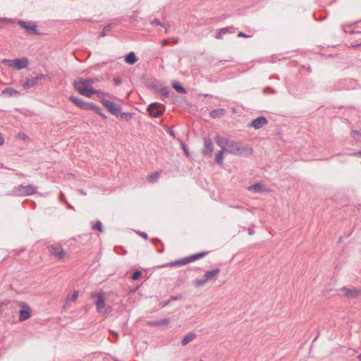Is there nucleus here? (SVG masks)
<instances>
[{
  "label": "nucleus",
  "mask_w": 361,
  "mask_h": 361,
  "mask_svg": "<svg viewBox=\"0 0 361 361\" xmlns=\"http://www.w3.org/2000/svg\"><path fill=\"white\" fill-rule=\"evenodd\" d=\"M94 80L92 78H78L73 82L75 89L82 96L91 97L93 94L108 95V93L93 88L92 84Z\"/></svg>",
  "instance_id": "f257e3e1"
},
{
  "label": "nucleus",
  "mask_w": 361,
  "mask_h": 361,
  "mask_svg": "<svg viewBox=\"0 0 361 361\" xmlns=\"http://www.w3.org/2000/svg\"><path fill=\"white\" fill-rule=\"evenodd\" d=\"M216 142L219 146L224 145L227 152L234 155H247L253 152L252 149L248 146L243 145L240 142L228 141L224 137H216Z\"/></svg>",
  "instance_id": "f03ea898"
},
{
  "label": "nucleus",
  "mask_w": 361,
  "mask_h": 361,
  "mask_svg": "<svg viewBox=\"0 0 361 361\" xmlns=\"http://www.w3.org/2000/svg\"><path fill=\"white\" fill-rule=\"evenodd\" d=\"M47 250L49 254L59 262H66L71 259L70 254L59 244L49 245Z\"/></svg>",
  "instance_id": "7ed1b4c3"
},
{
  "label": "nucleus",
  "mask_w": 361,
  "mask_h": 361,
  "mask_svg": "<svg viewBox=\"0 0 361 361\" xmlns=\"http://www.w3.org/2000/svg\"><path fill=\"white\" fill-rule=\"evenodd\" d=\"M104 95H99L98 98L102 104L113 115L117 116L121 111V105L104 98Z\"/></svg>",
  "instance_id": "20e7f679"
},
{
  "label": "nucleus",
  "mask_w": 361,
  "mask_h": 361,
  "mask_svg": "<svg viewBox=\"0 0 361 361\" xmlns=\"http://www.w3.org/2000/svg\"><path fill=\"white\" fill-rule=\"evenodd\" d=\"M20 307L19 317L20 322H23L29 319L31 317L32 309L30 306L25 302H20L18 304Z\"/></svg>",
  "instance_id": "39448f33"
},
{
  "label": "nucleus",
  "mask_w": 361,
  "mask_h": 361,
  "mask_svg": "<svg viewBox=\"0 0 361 361\" xmlns=\"http://www.w3.org/2000/svg\"><path fill=\"white\" fill-rule=\"evenodd\" d=\"M96 307L99 313L107 314L111 311V307H106L104 295L103 293H98L97 295Z\"/></svg>",
  "instance_id": "423d86ee"
},
{
  "label": "nucleus",
  "mask_w": 361,
  "mask_h": 361,
  "mask_svg": "<svg viewBox=\"0 0 361 361\" xmlns=\"http://www.w3.org/2000/svg\"><path fill=\"white\" fill-rule=\"evenodd\" d=\"M3 62L6 63L9 67L20 70L27 67L28 61L26 59L8 60L4 59Z\"/></svg>",
  "instance_id": "0eeeda50"
},
{
  "label": "nucleus",
  "mask_w": 361,
  "mask_h": 361,
  "mask_svg": "<svg viewBox=\"0 0 361 361\" xmlns=\"http://www.w3.org/2000/svg\"><path fill=\"white\" fill-rule=\"evenodd\" d=\"M147 110L152 116L159 117L164 113L165 107L161 104L154 102L149 106Z\"/></svg>",
  "instance_id": "6e6552de"
},
{
  "label": "nucleus",
  "mask_w": 361,
  "mask_h": 361,
  "mask_svg": "<svg viewBox=\"0 0 361 361\" xmlns=\"http://www.w3.org/2000/svg\"><path fill=\"white\" fill-rule=\"evenodd\" d=\"M341 291L348 299H355L361 295V290L356 288L343 287Z\"/></svg>",
  "instance_id": "1a4fd4ad"
},
{
  "label": "nucleus",
  "mask_w": 361,
  "mask_h": 361,
  "mask_svg": "<svg viewBox=\"0 0 361 361\" xmlns=\"http://www.w3.org/2000/svg\"><path fill=\"white\" fill-rule=\"evenodd\" d=\"M18 25L29 35L39 34L37 31V25L34 23L20 20Z\"/></svg>",
  "instance_id": "9d476101"
},
{
  "label": "nucleus",
  "mask_w": 361,
  "mask_h": 361,
  "mask_svg": "<svg viewBox=\"0 0 361 361\" xmlns=\"http://www.w3.org/2000/svg\"><path fill=\"white\" fill-rule=\"evenodd\" d=\"M207 254V252H200V253H197V254H195V255H193L189 257L188 259H182L180 261H177V262H171L170 264V265L173 267V266H176V265L185 264L188 263L189 262H192V261H195L197 259H199L204 257Z\"/></svg>",
  "instance_id": "9b49d317"
},
{
  "label": "nucleus",
  "mask_w": 361,
  "mask_h": 361,
  "mask_svg": "<svg viewBox=\"0 0 361 361\" xmlns=\"http://www.w3.org/2000/svg\"><path fill=\"white\" fill-rule=\"evenodd\" d=\"M267 124V120L264 117H258L252 121L250 126L255 129H259Z\"/></svg>",
  "instance_id": "f8f14e48"
},
{
  "label": "nucleus",
  "mask_w": 361,
  "mask_h": 361,
  "mask_svg": "<svg viewBox=\"0 0 361 361\" xmlns=\"http://www.w3.org/2000/svg\"><path fill=\"white\" fill-rule=\"evenodd\" d=\"M36 189L32 185L21 186L19 188V192L25 195H30L35 193Z\"/></svg>",
  "instance_id": "ddd939ff"
},
{
  "label": "nucleus",
  "mask_w": 361,
  "mask_h": 361,
  "mask_svg": "<svg viewBox=\"0 0 361 361\" xmlns=\"http://www.w3.org/2000/svg\"><path fill=\"white\" fill-rule=\"evenodd\" d=\"M160 174H161L160 171H154V172L148 174V176L146 178L147 180L151 183H156L159 180Z\"/></svg>",
  "instance_id": "4468645a"
},
{
  "label": "nucleus",
  "mask_w": 361,
  "mask_h": 361,
  "mask_svg": "<svg viewBox=\"0 0 361 361\" xmlns=\"http://www.w3.org/2000/svg\"><path fill=\"white\" fill-rule=\"evenodd\" d=\"M69 100L71 102H72L74 104H75L78 108H80V109H82V107L84 106L85 102H86V101L83 100L82 99L78 97H75V96L70 97Z\"/></svg>",
  "instance_id": "2eb2a0df"
},
{
  "label": "nucleus",
  "mask_w": 361,
  "mask_h": 361,
  "mask_svg": "<svg viewBox=\"0 0 361 361\" xmlns=\"http://www.w3.org/2000/svg\"><path fill=\"white\" fill-rule=\"evenodd\" d=\"M220 272L219 269H215L211 271H206L204 276H205V279H207L208 281L211 280L212 279L216 277L219 273Z\"/></svg>",
  "instance_id": "dca6fc26"
},
{
  "label": "nucleus",
  "mask_w": 361,
  "mask_h": 361,
  "mask_svg": "<svg viewBox=\"0 0 361 361\" xmlns=\"http://www.w3.org/2000/svg\"><path fill=\"white\" fill-rule=\"evenodd\" d=\"M125 61L128 64H134L137 61V58L133 52H130L125 57Z\"/></svg>",
  "instance_id": "f3484780"
},
{
  "label": "nucleus",
  "mask_w": 361,
  "mask_h": 361,
  "mask_svg": "<svg viewBox=\"0 0 361 361\" xmlns=\"http://www.w3.org/2000/svg\"><path fill=\"white\" fill-rule=\"evenodd\" d=\"M196 337V334L195 333H190L187 334L183 339L182 340V345H185L190 342L192 341Z\"/></svg>",
  "instance_id": "a211bd4d"
},
{
  "label": "nucleus",
  "mask_w": 361,
  "mask_h": 361,
  "mask_svg": "<svg viewBox=\"0 0 361 361\" xmlns=\"http://www.w3.org/2000/svg\"><path fill=\"white\" fill-rule=\"evenodd\" d=\"M221 149L220 151H219L216 154V160L217 161V163H219V164H222L223 161H224V153L226 151V149H224V145H221Z\"/></svg>",
  "instance_id": "6ab92c4d"
},
{
  "label": "nucleus",
  "mask_w": 361,
  "mask_h": 361,
  "mask_svg": "<svg viewBox=\"0 0 361 361\" xmlns=\"http://www.w3.org/2000/svg\"><path fill=\"white\" fill-rule=\"evenodd\" d=\"M82 109L92 110V111H95L96 110H98V106L92 102H85L84 106L82 107Z\"/></svg>",
  "instance_id": "aec40b11"
},
{
  "label": "nucleus",
  "mask_w": 361,
  "mask_h": 361,
  "mask_svg": "<svg viewBox=\"0 0 361 361\" xmlns=\"http://www.w3.org/2000/svg\"><path fill=\"white\" fill-rule=\"evenodd\" d=\"M213 144L211 141H205L204 142V153L211 154L213 152Z\"/></svg>",
  "instance_id": "412c9836"
},
{
  "label": "nucleus",
  "mask_w": 361,
  "mask_h": 361,
  "mask_svg": "<svg viewBox=\"0 0 361 361\" xmlns=\"http://www.w3.org/2000/svg\"><path fill=\"white\" fill-rule=\"evenodd\" d=\"M223 114H224V109H222L213 110L210 114L211 116L214 118H219V117L221 116Z\"/></svg>",
  "instance_id": "4be33fe9"
},
{
  "label": "nucleus",
  "mask_w": 361,
  "mask_h": 361,
  "mask_svg": "<svg viewBox=\"0 0 361 361\" xmlns=\"http://www.w3.org/2000/svg\"><path fill=\"white\" fill-rule=\"evenodd\" d=\"M36 83H37V80L35 79V78H32V79H29L27 81H25L23 83V86L25 88H28V87H33Z\"/></svg>",
  "instance_id": "5701e85b"
},
{
  "label": "nucleus",
  "mask_w": 361,
  "mask_h": 361,
  "mask_svg": "<svg viewBox=\"0 0 361 361\" xmlns=\"http://www.w3.org/2000/svg\"><path fill=\"white\" fill-rule=\"evenodd\" d=\"M249 190L254 191V192H261L262 191V185L259 183H257L255 185H252L248 188Z\"/></svg>",
  "instance_id": "b1692460"
},
{
  "label": "nucleus",
  "mask_w": 361,
  "mask_h": 361,
  "mask_svg": "<svg viewBox=\"0 0 361 361\" xmlns=\"http://www.w3.org/2000/svg\"><path fill=\"white\" fill-rule=\"evenodd\" d=\"M2 94L13 96L15 94H18V92L13 88H6L3 90Z\"/></svg>",
  "instance_id": "393cba45"
},
{
  "label": "nucleus",
  "mask_w": 361,
  "mask_h": 361,
  "mask_svg": "<svg viewBox=\"0 0 361 361\" xmlns=\"http://www.w3.org/2000/svg\"><path fill=\"white\" fill-rule=\"evenodd\" d=\"M78 297V291H74L71 295H68L66 298V303H68L69 301L75 302Z\"/></svg>",
  "instance_id": "a878e982"
},
{
  "label": "nucleus",
  "mask_w": 361,
  "mask_h": 361,
  "mask_svg": "<svg viewBox=\"0 0 361 361\" xmlns=\"http://www.w3.org/2000/svg\"><path fill=\"white\" fill-rule=\"evenodd\" d=\"M208 280L205 279V276H203L202 279H196L194 281V283L196 286L199 287L207 283Z\"/></svg>",
  "instance_id": "bb28decb"
},
{
  "label": "nucleus",
  "mask_w": 361,
  "mask_h": 361,
  "mask_svg": "<svg viewBox=\"0 0 361 361\" xmlns=\"http://www.w3.org/2000/svg\"><path fill=\"white\" fill-rule=\"evenodd\" d=\"M92 228L94 230H97L99 232H102L103 231V229H102V224L101 221H97L93 225H92Z\"/></svg>",
  "instance_id": "cd10ccee"
},
{
  "label": "nucleus",
  "mask_w": 361,
  "mask_h": 361,
  "mask_svg": "<svg viewBox=\"0 0 361 361\" xmlns=\"http://www.w3.org/2000/svg\"><path fill=\"white\" fill-rule=\"evenodd\" d=\"M173 87L178 92L185 93V90L183 87L180 86L179 84L177 82H174L173 83Z\"/></svg>",
  "instance_id": "c85d7f7f"
},
{
  "label": "nucleus",
  "mask_w": 361,
  "mask_h": 361,
  "mask_svg": "<svg viewBox=\"0 0 361 361\" xmlns=\"http://www.w3.org/2000/svg\"><path fill=\"white\" fill-rule=\"evenodd\" d=\"M351 135L357 140H361V133L357 130H352Z\"/></svg>",
  "instance_id": "c756f323"
},
{
  "label": "nucleus",
  "mask_w": 361,
  "mask_h": 361,
  "mask_svg": "<svg viewBox=\"0 0 361 361\" xmlns=\"http://www.w3.org/2000/svg\"><path fill=\"white\" fill-rule=\"evenodd\" d=\"M228 28L225 27V28H221L219 31V33L217 34L216 35V38L218 39H221L223 35H226L228 32Z\"/></svg>",
  "instance_id": "7c9ffc66"
},
{
  "label": "nucleus",
  "mask_w": 361,
  "mask_h": 361,
  "mask_svg": "<svg viewBox=\"0 0 361 361\" xmlns=\"http://www.w3.org/2000/svg\"><path fill=\"white\" fill-rule=\"evenodd\" d=\"M18 137L20 139V140H22L23 141H28L29 140V137L27 135H26L25 134L23 133H20L18 134Z\"/></svg>",
  "instance_id": "2f4dec72"
},
{
  "label": "nucleus",
  "mask_w": 361,
  "mask_h": 361,
  "mask_svg": "<svg viewBox=\"0 0 361 361\" xmlns=\"http://www.w3.org/2000/svg\"><path fill=\"white\" fill-rule=\"evenodd\" d=\"M96 114H97L99 116H100L103 119H106V115L102 113L101 108L98 106V110H96L94 111Z\"/></svg>",
  "instance_id": "473e14b6"
},
{
  "label": "nucleus",
  "mask_w": 361,
  "mask_h": 361,
  "mask_svg": "<svg viewBox=\"0 0 361 361\" xmlns=\"http://www.w3.org/2000/svg\"><path fill=\"white\" fill-rule=\"evenodd\" d=\"M141 276V271H136L135 272H134V274H133L132 276V279L133 281H136L139 279V277Z\"/></svg>",
  "instance_id": "72a5a7b5"
},
{
  "label": "nucleus",
  "mask_w": 361,
  "mask_h": 361,
  "mask_svg": "<svg viewBox=\"0 0 361 361\" xmlns=\"http://www.w3.org/2000/svg\"><path fill=\"white\" fill-rule=\"evenodd\" d=\"M121 118H125L126 119H130L132 118V114L130 113H123L121 114Z\"/></svg>",
  "instance_id": "f704fd0d"
},
{
  "label": "nucleus",
  "mask_w": 361,
  "mask_h": 361,
  "mask_svg": "<svg viewBox=\"0 0 361 361\" xmlns=\"http://www.w3.org/2000/svg\"><path fill=\"white\" fill-rule=\"evenodd\" d=\"M182 147H183V151H184V152H185V155H186L187 157H189L190 154H189V152H188V149H187L186 146H185V145H182Z\"/></svg>",
  "instance_id": "c9c22d12"
},
{
  "label": "nucleus",
  "mask_w": 361,
  "mask_h": 361,
  "mask_svg": "<svg viewBox=\"0 0 361 361\" xmlns=\"http://www.w3.org/2000/svg\"><path fill=\"white\" fill-rule=\"evenodd\" d=\"M152 25H161V23L159 21V20L158 19H154L152 22Z\"/></svg>",
  "instance_id": "e433bc0d"
},
{
  "label": "nucleus",
  "mask_w": 361,
  "mask_h": 361,
  "mask_svg": "<svg viewBox=\"0 0 361 361\" xmlns=\"http://www.w3.org/2000/svg\"><path fill=\"white\" fill-rule=\"evenodd\" d=\"M238 37H250V35H245V33H243V32H240L238 34Z\"/></svg>",
  "instance_id": "4c0bfd02"
},
{
  "label": "nucleus",
  "mask_w": 361,
  "mask_h": 361,
  "mask_svg": "<svg viewBox=\"0 0 361 361\" xmlns=\"http://www.w3.org/2000/svg\"><path fill=\"white\" fill-rule=\"evenodd\" d=\"M350 156H354V157H361V151L360 152H354V153H351L350 154Z\"/></svg>",
  "instance_id": "58836bf2"
},
{
  "label": "nucleus",
  "mask_w": 361,
  "mask_h": 361,
  "mask_svg": "<svg viewBox=\"0 0 361 361\" xmlns=\"http://www.w3.org/2000/svg\"><path fill=\"white\" fill-rule=\"evenodd\" d=\"M169 42V41L167 39H164L161 42V44L162 45H165L166 44H167Z\"/></svg>",
  "instance_id": "ea45409f"
},
{
  "label": "nucleus",
  "mask_w": 361,
  "mask_h": 361,
  "mask_svg": "<svg viewBox=\"0 0 361 361\" xmlns=\"http://www.w3.org/2000/svg\"><path fill=\"white\" fill-rule=\"evenodd\" d=\"M6 305V304L5 302H0V309H1L3 306H4V305Z\"/></svg>",
  "instance_id": "a19ab883"
},
{
  "label": "nucleus",
  "mask_w": 361,
  "mask_h": 361,
  "mask_svg": "<svg viewBox=\"0 0 361 361\" xmlns=\"http://www.w3.org/2000/svg\"><path fill=\"white\" fill-rule=\"evenodd\" d=\"M2 20H4L5 22H10L9 19H6V18H4Z\"/></svg>",
  "instance_id": "79ce46f5"
},
{
  "label": "nucleus",
  "mask_w": 361,
  "mask_h": 361,
  "mask_svg": "<svg viewBox=\"0 0 361 361\" xmlns=\"http://www.w3.org/2000/svg\"><path fill=\"white\" fill-rule=\"evenodd\" d=\"M357 358L359 360H360V361H361V354H360V355H359L357 357Z\"/></svg>",
  "instance_id": "37998d69"
},
{
  "label": "nucleus",
  "mask_w": 361,
  "mask_h": 361,
  "mask_svg": "<svg viewBox=\"0 0 361 361\" xmlns=\"http://www.w3.org/2000/svg\"><path fill=\"white\" fill-rule=\"evenodd\" d=\"M114 334L115 335L116 338H117L118 337V335L117 333H114Z\"/></svg>",
  "instance_id": "c03bdc74"
},
{
  "label": "nucleus",
  "mask_w": 361,
  "mask_h": 361,
  "mask_svg": "<svg viewBox=\"0 0 361 361\" xmlns=\"http://www.w3.org/2000/svg\"><path fill=\"white\" fill-rule=\"evenodd\" d=\"M360 45H361V44H360ZM358 46H360V44Z\"/></svg>",
  "instance_id": "a18cd8bd"
}]
</instances>
